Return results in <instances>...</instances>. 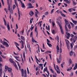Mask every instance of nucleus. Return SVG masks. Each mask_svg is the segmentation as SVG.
I'll use <instances>...</instances> for the list:
<instances>
[{"label": "nucleus", "instance_id": "1", "mask_svg": "<svg viewBox=\"0 0 77 77\" xmlns=\"http://www.w3.org/2000/svg\"><path fill=\"white\" fill-rule=\"evenodd\" d=\"M77 40V35H75L73 38H70V41H72V44L74 45V43H75Z\"/></svg>", "mask_w": 77, "mask_h": 77}, {"label": "nucleus", "instance_id": "2", "mask_svg": "<svg viewBox=\"0 0 77 77\" xmlns=\"http://www.w3.org/2000/svg\"><path fill=\"white\" fill-rule=\"evenodd\" d=\"M57 24H58L62 34H63H63H64V33L63 32V29H62V26L61 24H60V23H59V22L58 21L57 22Z\"/></svg>", "mask_w": 77, "mask_h": 77}, {"label": "nucleus", "instance_id": "3", "mask_svg": "<svg viewBox=\"0 0 77 77\" xmlns=\"http://www.w3.org/2000/svg\"><path fill=\"white\" fill-rule=\"evenodd\" d=\"M5 69L7 70H8L9 72H12V68H9L7 66H5Z\"/></svg>", "mask_w": 77, "mask_h": 77}, {"label": "nucleus", "instance_id": "4", "mask_svg": "<svg viewBox=\"0 0 77 77\" xmlns=\"http://www.w3.org/2000/svg\"><path fill=\"white\" fill-rule=\"evenodd\" d=\"M3 74V70L2 69V64L0 63V76L1 77V75H2Z\"/></svg>", "mask_w": 77, "mask_h": 77}, {"label": "nucleus", "instance_id": "5", "mask_svg": "<svg viewBox=\"0 0 77 77\" xmlns=\"http://www.w3.org/2000/svg\"><path fill=\"white\" fill-rule=\"evenodd\" d=\"M2 44L4 45H5L6 47H9V45L6 42H2Z\"/></svg>", "mask_w": 77, "mask_h": 77}, {"label": "nucleus", "instance_id": "6", "mask_svg": "<svg viewBox=\"0 0 77 77\" xmlns=\"http://www.w3.org/2000/svg\"><path fill=\"white\" fill-rule=\"evenodd\" d=\"M57 67V72L58 74H60V69H59V66L57 65L56 66Z\"/></svg>", "mask_w": 77, "mask_h": 77}, {"label": "nucleus", "instance_id": "7", "mask_svg": "<svg viewBox=\"0 0 77 77\" xmlns=\"http://www.w3.org/2000/svg\"><path fill=\"white\" fill-rule=\"evenodd\" d=\"M62 58L60 56L59 59L58 58H57V62L58 63H60V62H61Z\"/></svg>", "mask_w": 77, "mask_h": 77}, {"label": "nucleus", "instance_id": "8", "mask_svg": "<svg viewBox=\"0 0 77 77\" xmlns=\"http://www.w3.org/2000/svg\"><path fill=\"white\" fill-rule=\"evenodd\" d=\"M28 5L29 6V7H28V9H30V8H34V6H32V4L31 3H29Z\"/></svg>", "mask_w": 77, "mask_h": 77}, {"label": "nucleus", "instance_id": "9", "mask_svg": "<svg viewBox=\"0 0 77 77\" xmlns=\"http://www.w3.org/2000/svg\"><path fill=\"white\" fill-rule=\"evenodd\" d=\"M71 20L72 21L73 23H74V24H75V25H76V24H77V21L74 20H73V19H72V18H71Z\"/></svg>", "mask_w": 77, "mask_h": 77}, {"label": "nucleus", "instance_id": "10", "mask_svg": "<svg viewBox=\"0 0 77 77\" xmlns=\"http://www.w3.org/2000/svg\"><path fill=\"white\" fill-rule=\"evenodd\" d=\"M35 32L37 33V38H38V30H37V27H36L35 29Z\"/></svg>", "mask_w": 77, "mask_h": 77}, {"label": "nucleus", "instance_id": "11", "mask_svg": "<svg viewBox=\"0 0 77 77\" xmlns=\"http://www.w3.org/2000/svg\"><path fill=\"white\" fill-rule=\"evenodd\" d=\"M15 4V5L17 6L18 9V4L17 3V0H14Z\"/></svg>", "mask_w": 77, "mask_h": 77}, {"label": "nucleus", "instance_id": "12", "mask_svg": "<svg viewBox=\"0 0 77 77\" xmlns=\"http://www.w3.org/2000/svg\"><path fill=\"white\" fill-rule=\"evenodd\" d=\"M20 2H21V5H22V8H25V5H24V3H23L22 2V1H20Z\"/></svg>", "mask_w": 77, "mask_h": 77}, {"label": "nucleus", "instance_id": "13", "mask_svg": "<svg viewBox=\"0 0 77 77\" xmlns=\"http://www.w3.org/2000/svg\"><path fill=\"white\" fill-rule=\"evenodd\" d=\"M45 71H46V72H47L49 76V75H50V73H49V72H48V70H47V67H46V68L45 70Z\"/></svg>", "mask_w": 77, "mask_h": 77}, {"label": "nucleus", "instance_id": "14", "mask_svg": "<svg viewBox=\"0 0 77 77\" xmlns=\"http://www.w3.org/2000/svg\"><path fill=\"white\" fill-rule=\"evenodd\" d=\"M21 73H22V75L23 76V75L24 74V69H22L21 70Z\"/></svg>", "mask_w": 77, "mask_h": 77}, {"label": "nucleus", "instance_id": "15", "mask_svg": "<svg viewBox=\"0 0 77 77\" xmlns=\"http://www.w3.org/2000/svg\"><path fill=\"white\" fill-rule=\"evenodd\" d=\"M18 13L19 14L18 20H20V10H19V9H18Z\"/></svg>", "mask_w": 77, "mask_h": 77}, {"label": "nucleus", "instance_id": "16", "mask_svg": "<svg viewBox=\"0 0 77 77\" xmlns=\"http://www.w3.org/2000/svg\"><path fill=\"white\" fill-rule=\"evenodd\" d=\"M64 1H65L67 3H68V4H69L70 3H71V1H68V0H63Z\"/></svg>", "mask_w": 77, "mask_h": 77}, {"label": "nucleus", "instance_id": "17", "mask_svg": "<svg viewBox=\"0 0 77 77\" xmlns=\"http://www.w3.org/2000/svg\"><path fill=\"white\" fill-rule=\"evenodd\" d=\"M24 29H23L22 31L20 32V33L22 35H24Z\"/></svg>", "mask_w": 77, "mask_h": 77}, {"label": "nucleus", "instance_id": "18", "mask_svg": "<svg viewBox=\"0 0 77 77\" xmlns=\"http://www.w3.org/2000/svg\"><path fill=\"white\" fill-rule=\"evenodd\" d=\"M13 65L15 67L18 69V67H17V64H16V63H13Z\"/></svg>", "mask_w": 77, "mask_h": 77}, {"label": "nucleus", "instance_id": "19", "mask_svg": "<svg viewBox=\"0 0 77 77\" xmlns=\"http://www.w3.org/2000/svg\"><path fill=\"white\" fill-rule=\"evenodd\" d=\"M57 53L59 52V48L58 45H57Z\"/></svg>", "mask_w": 77, "mask_h": 77}, {"label": "nucleus", "instance_id": "20", "mask_svg": "<svg viewBox=\"0 0 77 77\" xmlns=\"http://www.w3.org/2000/svg\"><path fill=\"white\" fill-rule=\"evenodd\" d=\"M7 28L8 30H10V27H9V22H8L7 24Z\"/></svg>", "mask_w": 77, "mask_h": 77}, {"label": "nucleus", "instance_id": "21", "mask_svg": "<svg viewBox=\"0 0 77 77\" xmlns=\"http://www.w3.org/2000/svg\"><path fill=\"white\" fill-rule=\"evenodd\" d=\"M9 60L11 63H14V62L11 58L9 59Z\"/></svg>", "mask_w": 77, "mask_h": 77}, {"label": "nucleus", "instance_id": "22", "mask_svg": "<svg viewBox=\"0 0 77 77\" xmlns=\"http://www.w3.org/2000/svg\"><path fill=\"white\" fill-rule=\"evenodd\" d=\"M16 62H17V63L18 65L19 66V69H21V66H20V64H19V63H18L17 61H15Z\"/></svg>", "mask_w": 77, "mask_h": 77}, {"label": "nucleus", "instance_id": "23", "mask_svg": "<svg viewBox=\"0 0 77 77\" xmlns=\"http://www.w3.org/2000/svg\"><path fill=\"white\" fill-rule=\"evenodd\" d=\"M8 11H9V12L11 14V7L9 5L8 7Z\"/></svg>", "mask_w": 77, "mask_h": 77}, {"label": "nucleus", "instance_id": "24", "mask_svg": "<svg viewBox=\"0 0 77 77\" xmlns=\"http://www.w3.org/2000/svg\"><path fill=\"white\" fill-rule=\"evenodd\" d=\"M30 13H29V15H31V16H32V15H33L34 14V13H33V12L32 11H31L30 12Z\"/></svg>", "mask_w": 77, "mask_h": 77}, {"label": "nucleus", "instance_id": "25", "mask_svg": "<svg viewBox=\"0 0 77 77\" xmlns=\"http://www.w3.org/2000/svg\"><path fill=\"white\" fill-rule=\"evenodd\" d=\"M20 38L21 39H22V40H23V41H24V40H25L24 37H23V36H21Z\"/></svg>", "mask_w": 77, "mask_h": 77}, {"label": "nucleus", "instance_id": "26", "mask_svg": "<svg viewBox=\"0 0 77 77\" xmlns=\"http://www.w3.org/2000/svg\"><path fill=\"white\" fill-rule=\"evenodd\" d=\"M69 62L70 64H72V60L71 58L69 59Z\"/></svg>", "mask_w": 77, "mask_h": 77}, {"label": "nucleus", "instance_id": "27", "mask_svg": "<svg viewBox=\"0 0 77 77\" xmlns=\"http://www.w3.org/2000/svg\"><path fill=\"white\" fill-rule=\"evenodd\" d=\"M66 33L68 36H70V33H68V32H66Z\"/></svg>", "mask_w": 77, "mask_h": 77}, {"label": "nucleus", "instance_id": "28", "mask_svg": "<svg viewBox=\"0 0 77 77\" xmlns=\"http://www.w3.org/2000/svg\"><path fill=\"white\" fill-rule=\"evenodd\" d=\"M77 64L76 63L75 66L74 68V70H75V69H77Z\"/></svg>", "mask_w": 77, "mask_h": 77}, {"label": "nucleus", "instance_id": "29", "mask_svg": "<svg viewBox=\"0 0 77 77\" xmlns=\"http://www.w3.org/2000/svg\"><path fill=\"white\" fill-rule=\"evenodd\" d=\"M65 23L66 24H69L68 22V20H67L66 19H65Z\"/></svg>", "mask_w": 77, "mask_h": 77}, {"label": "nucleus", "instance_id": "30", "mask_svg": "<svg viewBox=\"0 0 77 77\" xmlns=\"http://www.w3.org/2000/svg\"><path fill=\"white\" fill-rule=\"evenodd\" d=\"M47 44L48 45V46L50 47H52V45H51V44L48 43V42L47 43Z\"/></svg>", "mask_w": 77, "mask_h": 77}, {"label": "nucleus", "instance_id": "31", "mask_svg": "<svg viewBox=\"0 0 77 77\" xmlns=\"http://www.w3.org/2000/svg\"><path fill=\"white\" fill-rule=\"evenodd\" d=\"M0 47L1 48H4V49H5V47H4L3 45H2V44L0 45Z\"/></svg>", "mask_w": 77, "mask_h": 77}, {"label": "nucleus", "instance_id": "32", "mask_svg": "<svg viewBox=\"0 0 77 77\" xmlns=\"http://www.w3.org/2000/svg\"><path fill=\"white\" fill-rule=\"evenodd\" d=\"M54 75H53V77H56V76H57V74L56 72L54 73Z\"/></svg>", "mask_w": 77, "mask_h": 77}, {"label": "nucleus", "instance_id": "33", "mask_svg": "<svg viewBox=\"0 0 77 77\" xmlns=\"http://www.w3.org/2000/svg\"><path fill=\"white\" fill-rule=\"evenodd\" d=\"M65 28L66 31H67V32H68V28L67 27H66V25L65 26Z\"/></svg>", "mask_w": 77, "mask_h": 77}, {"label": "nucleus", "instance_id": "34", "mask_svg": "<svg viewBox=\"0 0 77 77\" xmlns=\"http://www.w3.org/2000/svg\"><path fill=\"white\" fill-rule=\"evenodd\" d=\"M57 41L58 42H59V36L58 35H57Z\"/></svg>", "mask_w": 77, "mask_h": 77}, {"label": "nucleus", "instance_id": "35", "mask_svg": "<svg viewBox=\"0 0 77 77\" xmlns=\"http://www.w3.org/2000/svg\"><path fill=\"white\" fill-rule=\"evenodd\" d=\"M73 4L74 5V6L76 5L77 4V2H74V1H73Z\"/></svg>", "mask_w": 77, "mask_h": 77}, {"label": "nucleus", "instance_id": "36", "mask_svg": "<svg viewBox=\"0 0 77 77\" xmlns=\"http://www.w3.org/2000/svg\"><path fill=\"white\" fill-rule=\"evenodd\" d=\"M61 14L62 16V17H65V15L63 13H61Z\"/></svg>", "mask_w": 77, "mask_h": 77}, {"label": "nucleus", "instance_id": "37", "mask_svg": "<svg viewBox=\"0 0 77 77\" xmlns=\"http://www.w3.org/2000/svg\"><path fill=\"white\" fill-rule=\"evenodd\" d=\"M52 26H53V27H54V26H55V23L54 22H52Z\"/></svg>", "mask_w": 77, "mask_h": 77}, {"label": "nucleus", "instance_id": "38", "mask_svg": "<svg viewBox=\"0 0 77 77\" xmlns=\"http://www.w3.org/2000/svg\"><path fill=\"white\" fill-rule=\"evenodd\" d=\"M45 15H48V12H46L45 14Z\"/></svg>", "mask_w": 77, "mask_h": 77}, {"label": "nucleus", "instance_id": "39", "mask_svg": "<svg viewBox=\"0 0 77 77\" xmlns=\"http://www.w3.org/2000/svg\"><path fill=\"white\" fill-rule=\"evenodd\" d=\"M32 42H35V43H38V42L37 41L35 40H32Z\"/></svg>", "mask_w": 77, "mask_h": 77}, {"label": "nucleus", "instance_id": "40", "mask_svg": "<svg viewBox=\"0 0 77 77\" xmlns=\"http://www.w3.org/2000/svg\"><path fill=\"white\" fill-rule=\"evenodd\" d=\"M50 70L51 72L52 73H54V71H53V69H51Z\"/></svg>", "mask_w": 77, "mask_h": 77}, {"label": "nucleus", "instance_id": "41", "mask_svg": "<svg viewBox=\"0 0 77 77\" xmlns=\"http://www.w3.org/2000/svg\"><path fill=\"white\" fill-rule=\"evenodd\" d=\"M69 55L70 56H72V51H70L69 54Z\"/></svg>", "mask_w": 77, "mask_h": 77}, {"label": "nucleus", "instance_id": "42", "mask_svg": "<svg viewBox=\"0 0 77 77\" xmlns=\"http://www.w3.org/2000/svg\"><path fill=\"white\" fill-rule=\"evenodd\" d=\"M68 10L70 12H72V8H69V9Z\"/></svg>", "mask_w": 77, "mask_h": 77}, {"label": "nucleus", "instance_id": "43", "mask_svg": "<svg viewBox=\"0 0 77 77\" xmlns=\"http://www.w3.org/2000/svg\"><path fill=\"white\" fill-rule=\"evenodd\" d=\"M0 62H3V59L1 56H0Z\"/></svg>", "mask_w": 77, "mask_h": 77}, {"label": "nucleus", "instance_id": "44", "mask_svg": "<svg viewBox=\"0 0 77 77\" xmlns=\"http://www.w3.org/2000/svg\"><path fill=\"white\" fill-rule=\"evenodd\" d=\"M72 69V67H71L70 69L69 68L67 69V71H69L71 70Z\"/></svg>", "mask_w": 77, "mask_h": 77}, {"label": "nucleus", "instance_id": "45", "mask_svg": "<svg viewBox=\"0 0 77 77\" xmlns=\"http://www.w3.org/2000/svg\"><path fill=\"white\" fill-rule=\"evenodd\" d=\"M35 2V0H32V3L33 4V3H34Z\"/></svg>", "mask_w": 77, "mask_h": 77}, {"label": "nucleus", "instance_id": "46", "mask_svg": "<svg viewBox=\"0 0 77 77\" xmlns=\"http://www.w3.org/2000/svg\"><path fill=\"white\" fill-rule=\"evenodd\" d=\"M52 33L53 34H55V31H54V30H53L52 32Z\"/></svg>", "mask_w": 77, "mask_h": 77}, {"label": "nucleus", "instance_id": "47", "mask_svg": "<svg viewBox=\"0 0 77 77\" xmlns=\"http://www.w3.org/2000/svg\"><path fill=\"white\" fill-rule=\"evenodd\" d=\"M21 42H22V45H24V42L23 40H21Z\"/></svg>", "mask_w": 77, "mask_h": 77}, {"label": "nucleus", "instance_id": "48", "mask_svg": "<svg viewBox=\"0 0 77 77\" xmlns=\"http://www.w3.org/2000/svg\"><path fill=\"white\" fill-rule=\"evenodd\" d=\"M70 46L71 48H73V45H72V43H70Z\"/></svg>", "mask_w": 77, "mask_h": 77}, {"label": "nucleus", "instance_id": "49", "mask_svg": "<svg viewBox=\"0 0 77 77\" xmlns=\"http://www.w3.org/2000/svg\"><path fill=\"white\" fill-rule=\"evenodd\" d=\"M65 41L66 42V44H68V43H69V41H68V40H65Z\"/></svg>", "mask_w": 77, "mask_h": 77}, {"label": "nucleus", "instance_id": "50", "mask_svg": "<svg viewBox=\"0 0 77 77\" xmlns=\"http://www.w3.org/2000/svg\"><path fill=\"white\" fill-rule=\"evenodd\" d=\"M27 71L28 74H30V72H29V69L28 68V67H27Z\"/></svg>", "mask_w": 77, "mask_h": 77}, {"label": "nucleus", "instance_id": "51", "mask_svg": "<svg viewBox=\"0 0 77 77\" xmlns=\"http://www.w3.org/2000/svg\"><path fill=\"white\" fill-rule=\"evenodd\" d=\"M70 36L72 38H73V37H74V35L72 34H71L70 35Z\"/></svg>", "mask_w": 77, "mask_h": 77}, {"label": "nucleus", "instance_id": "52", "mask_svg": "<svg viewBox=\"0 0 77 77\" xmlns=\"http://www.w3.org/2000/svg\"><path fill=\"white\" fill-rule=\"evenodd\" d=\"M16 7V6H15V4H14L13 5V9H15V7Z\"/></svg>", "mask_w": 77, "mask_h": 77}, {"label": "nucleus", "instance_id": "53", "mask_svg": "<svg viewBox=\"0 0 77 77\" xmlns=\"http://www.w3.org/2000/svg\"><path fill=\"white\" fill-rule=\"evenodd\" d=\"M73 72H71L70 75V76H71V77H72V76H73Z\"/></svg>", "mask_w": 77, "mask_h": 77}, {"label": "nucleus", "instance_id": "54", "mask_svg": "<svg viewBox=\"0 0 77 77\" xmlns=\"http://www.w3.org/2000/svg\"><path fill=\"white\" fill-rule=\"evenodd\" d=\"M49 56L50 57L51 60H52V59H51V54H49Z\"/></svg>", "mask_w": 77, "mask_h": 77}, {"label": "nucleus", "instance_id": "55", "mask_svg": "<svg viewBox=\"0 0 77 77\" xmlns=\"http://www.w3.org/2000/svg\"><path fill=\"white\" fill-rule=\"evenodd\" d=\"M14 43L15 44H16V45H17L18 46H19V44H18V43H17V42H14Z\"/></svg>", "mask_w": 77, "mask_h": 77}, {"label": "nucleus", "instance_id": "56", "mask_svg": "<svg viewBox=\"0 0 77 77\" xmlns=\"http://www.w3.org/2000/svg\"><path fill=\"white\" fill-rule=\"evenodd\" d=\"M54 9H52V10L51 11V14H52V13H53V12H54Z\"/></svg>", "mask_w": 77, "mask_h": 77}, {"label": "nucleus", "instance_id": "57", "mask_svg": "<svg viewBox=\"0 0 77 77\" xmlns=\"http://www.w3.org/2000/svg\"><path fill=\"white\" fill-rule=\"evenodd\" d=\"M35 16L36 17H38V14L35 13Z\"/></svg>", "mask_w": 77, "mask_h": 77}, {"label": "nucleus", "instance_id": "58", "mask_svg": "<svg viewBox=\"0 0 77 77\" xmlns=\"http://www.w3.org/2000/svg\"><path fill=\"white\" fill-rule=\"evenodd\" d=\"M34 28V26L31 27L30 28V29L31 30H32Z\"/></svg>", "mask_w": 77, "mask_h": 77}, {"label": "nucleus", "instance_id": "59", "mask_svg": "<svg viewBox=\"0 0 77 77\" xmlns=\"http://www.w3.org/2000/svg\"><path fill=\"white\" fill-rule=\"evenodd\" d=\"M68 27L69 29L71 28V26H70V25L69 24V25L68 26Z\"/></svg>", "mask_w": 77, "mask_h": 77}, {"label": "nucleus", "instance_id": "60", "mask_svg": "<svg viewBox=\"0 0 77 77\" xmlns=\"http://www.w3.org/2000/svg\"><path fill=\"white\" fill-rule=\"evenodd\" d=\"M23 57L24 59H25V53H23Z\"/></svg>", "mask_w": 77, "mask_h": 77}, {"label": "nucleus", "instance_id": "61", "mask_svg": "<svg viewBox=\"0 0 77 77\" xmlns=\"http://www.w3.org/2000/svg\"><path fill=\"white\" fill-rule=\"evenodd\" d=\"M35 11H36V14H38L39 13V12H38V10H37V9H36L35 10Z\"/></svg>", "mask_w": 77, "mask_h": 77}, {"label": "nucleus", "instance_id": "62", "mask_svg": "<svg viewBox=\"0 0 77 77\" xmlns=\"http://www.w3.org/2000/svg\"><path fill=\"white\" fill-rule=\"evenodd\" d=\"M1 1L2 2L3 6H4V2H3V0H1Z\"/></svg>", "mask_w": 77, "mask_h": 77}, {"label": "nucleus", "instance_id": "63", "mask_svg": "<svg viewBox=\"0 0 77 77\" xmlns=\"http://www.w3.org/2000/svg\"><path fill=\"white\" fill-rule=\"evenodd\" d=\"M60 53H62V48H60Z\"/></svg>", "mask_w": 77, "mask_h": 77}, {"label": "nucleus", "instance_id": "64", "mask_svg": "<svg viewBox=\"0 0 77 77\" xmlns=\"http://www.w3.org/2000/svg\"><path fill=\"white\" fill-rule=\"evenodd\" d=\"M76 12H74V13H72V15H75L76 14Z\"/></svg>", "mask_w": 77, "mask_h": 77}]
</instances>
